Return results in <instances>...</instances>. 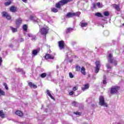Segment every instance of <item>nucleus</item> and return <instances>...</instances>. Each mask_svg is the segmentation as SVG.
Masks as SVG:
<instances>
[{"mask_svg": "<svg viewBox=\"0 0 124 124\" xmlns=\"http://www.w3.org/2000/svg\"><path fill=\"white\" fill-rule=\"evenodd\" d=\"M69 75L70 78H73V75L72 74V73H69Z\"/></svg>", "mask_w": 124, "mask_h": 124, "instance_id": "obj_43", "label": "nucleus"}, {"mask_svg": "<svg viewBox=\"0 0 124 124\" xmlns=\"http://www.w3.org/2000/svg\"><path fill=\"white\" fill-rule=\"evenodd\" d=\"M3 17H6L7 20H10L11 19V16L8 15L6 12H3Z\"/></svg>", "mask_w": 124, "mask_h": 124, "instance_id": "obj_10", "label": "nucleus"}, {"mask_svg": "<svg viewBox=\"0 0 124 124\" xmlns=\"http://www.w3.org/2000/svg\"><path fill=\"white\" fill-rule=\"evenodd\" d=\"M108 62H110V63H111L113 65H117V64H118V62L114 59V57H113V56L111 53L108 55Z\"/></svg>", "mask_w": 124, "mask_h": 124, "instance_id": "obj_2", "label": "nucleus"}, {"mask_svg": "<svg viewBox=\"0 0 124 124\" xmlns=\"http://www.w3.org/2000/svg\"><path fill=\"white\" fill-rule=\"evenodd\" d=\"M10 28H11V30L13 32H16L17 29L14 28H13L12 27H11Z\"/></svg>", "mask_w": 124, "mask_h": 124, "instance_id": "obj_27", "label": "nucleus"}, {"mask_svg": "<svg viewBox=\"0 0 124 124\" xmlns=\"http://www.w3.org/2000/svg\"><path fill=\"white\" fill-rule=\"evenodd\" d=\"M75 15V13H68L67 14L66 16L68 17V18H70L72 17H74V16Z\"/></svg>", "mask_w": 124, "mask_h": 124, "instance_id": "obj_13", "label": "nucleus"}, {"mask_svg": "<svg viewBox=\"0 0 124 124\" xmlns=\"http://www.w3.org/2000/svg\"><path fill=\"white\" fill-rule=\"evenodd\" d=\"M10 10L11 12H16L17 8L15 7L12 6L11 7Z\"/></svg>", "mask_w": 124, "mask_h": 124, "instance_id": "obj_18", "label": "nucleus"}, {"mask_svg": "<svg viewBox=\"0 0 124 124\" xmlns=\"http://www.w3.org/2000/svg\"><path fill=\"white\" fill-rule=\"evenodd\" d=\"M4 86H5L6 90H8V87H7V84H6V83H4Z\"/></svg>", "mask_w": 124, "mask_h": 124, "instance_id": "obj_42", "label": "nucleus"}, {"mask_svg": "<svg viewBox=\"0 0 124 124\" xmlns=\"http://www.w3.org/2000/svg\"><path fill=\"white\" fill-rule=\"evenodd\" d=\"M104 16H108L109 15V12H104L103 13Z\"/></svg>", "mask_w": 124, "mask_h": 124, "instance_id": "obj_34", "label": "nucleus"}, {"mask_svg": "<svg viewBox=\"0 0 124 124\" xmlns=\"http://www.w3.org/2000/svg\"><path fill=\"white\" fill-rule=\"evenodd\" d=\"M73 93H74V92L73 91H71L69 93L70 95H73Z\"/></svg>", "mask_w": 124, "mask_h": 124, "instance_id": "obj_47", "label": "nucleus"}, {"mask_svg": "<svg viewBox=\"0 0 124 124\" xmlns=\"http://www.w3.org/2000/svg\"><path fill=\"white\" fill-rule=\"evenodd\" d=\"M84 87L86 89V90H88V89L90 88V86H89V84H86L84 85Z\"/></svg>", "mask_w": 124, "mask_h": 124, "instance_id": "obj_40", "label": "nucleus"}, {"mask_svg": "<svg viewBox=\"0 0 124 124\" xmlns=\"http://www.w3.org/2000/svg\"><path fill=\"white\" fill-rule=\"evenodd\" d=\"M99 105L101 106H104V107H108V106L107 104L105 103L104 97L103 96H100Z\"/></svg>", "mask_w": 124, "mask_h": 124, "instance_id": "obj_4", "label": "nucleus"}, {"mask_svg": "<svg viewBox=\"0 0 124 124\" xmlns=\"http://www.w3.org/2000/svg\"><path fill=\"white\" fill-rule=\"evenodd\" d=\"M38 53V51L37 50H34L33 51V56H36L37 55V53Z\"/></svg>", "mask_w": 124, "mask_h": 124, "instance_id": "obj_31", "label": "nucleus"}, {"mask_svg": "<svg viewBox=\"0 0 124 124\" xmlns=\"http://www.w3.org/2000/svg\"><path fill=\"white\" fill-rule=\"evenodd\" d=\"M79 86L78 85H75V86L73 87V91H77L78 90Z\"/></svg>", "mask_w": 124, "mask_h": 124, "instance_id": "obj_26", "label": "nucleus"}, {"mask_svg": "<svg viewBox=\"0 0 124 124\" xmlns=\"http://www.w3.org/2000/svg\"><path fill=\"white\" fill-rule=\"evenodd\" d=\"M0 117H1V118L2 119H4L5 118L4 113L2 110H0Z\"/></svg>", "mask_w": 124, "mask_h": 124, "instance_id": "obj_19", "label": "nucleus"}, {"mask_svg": "<svg viewBox=\"0 0 124 124\" xmlns=\"http://www.w3.org/2000/svg\"><path fill=\"white\" fill-rule=\"evenodd\" d=\"M45 59H46V60H48L49 59L50 60H54V55H51V54H47L45 56Z\"/></svg>", "mask_w": 124, "mask_h": 124, "instance_id": "obj_9", "label": "nucleus"}, {"mask_svg": "<svg viewBox=\"0 0 124 124\" xmlns=\"http://www.w3.org/2000/svg\"><path fill=\"white\" fill-rule=\"evenodd\" d=\"M51 11L52 12H54V13H57L59 10L56 8H51Z\"/></svg>", "mask_w": 124, "mask_h": 124, "instance_id": "obj_21", "label": "nucleus"}, {"mask_svg": "<svg viewBox=\"0 0 124 124\" xmlns=\"http://www.w3.org/2000/svg\"><path fill=\"white\" fill-rule=\"evenodd\" d=\"M95 16H97V17H103L102 16V15L100 13H97L95 14Z\"/></svg>", "mask_w": 124, "mask_h": 124, "instance_id": "obj_28", "label": "nucleus"}, {"mask_svg": "<svg viewBox=\"0 0 124 124\" xmlns=\"http://www.w3.org/2000/svg\"><path fill=\"white\" fill-rule=\"evenodd\" d=\"M119 90H120V87L119 86H113L111 88V91H110V93H118Z\"/></svg>", "mask_w": 124, "mask_h": 124, "instance_id": "obj_5", "label": "nucleus"}, {"mask_svg": "<svg viewBox=\"0 0 124 124\" xmlns=\"http://www.w3.org/2000/svg\"><path fill=\"white\" fill-rule=\"evenodd\" d=\"M46 93L48 94V96L51 99H53V100H55V98L51 94V93H50V92H49V90L46 91Z\"/></svg>", "mask_w": 124, "mask_h": 124, "instance_id": "obj_15", "label": "nucleus"}, {"mask_svg": "<svg viewBox=\"0 0 124 124\" xmlns=\"http://www.w3.org/2000/svg\"><path fill=\"white\" fill-rule=\"evenodd\" d=\"M1 62H2V58L0 57V66L1 65Z\"/></svg>", "mask_w": 124, "mask_h": 124, "instance_id": "obj_48", "label": "nucleus"}, {"mask_svg": "<svg viewBox=\"0 0 124 124\" xmlns=\"http://www.w3.org/2000/svg\"><path fill=\"white\" fill-rule=\"evenodd\" d=\"M80 26L81 27V28H85L86 27H88V23L87 22H83L82 21L80 22Z\"/></svg>", "mask_w": 124, "mask_h": 124, "instance_id": "obj_12", "label": "nucleus"}, {"mask_svg": "<svg viewBox=\"0 0 124 124\" xmlns=\"http://www.w3.org/2000/svg\"><path fill=\"white\" fill-rule=\"evenodd\" d=\"M59 46L61 49H63L64 48V43L63 41L58 42Z\"/></svg>", "mask_w": 124, "mask_h": 124, "instance_id": "obj_11", "label": "nucleus"}, {"mask_svg": "<svg viewBox=\"0 0 124 124\" xmlns=\"http://www.w3.org/2000/svg\"><path fill=\"white\" fill-rule=\"evenodd\" d=\"M96 6H97L98 8H102L103 7V5L99 2L96 4H93V8H96Z\"/></svg>", "mask_w": 124, "mask_h": 124, "instance_id": "obj_7", "label": "nucleus"}, {"mask_svg": "<svg viewBox=\"0 0 124 124\" xmlns=\"http://www.w3.org/2000/svg\"><path fill=\"white\" fill-rule=\"evenodd\" d=\"M30 18H31L32 21H34V22H38V19H37V18H36L35 16H30Z\"/></svg>", "mask_w": 124, "mask_h": 124, "instance_id": "obj_16", "label": "nucleus"}, {"mask_svg": "<svg viewBox=\"0 0 124 124\" xmlns=\"http://www.w3.org/2000/svg\"><path fill=\"white\" fill-rule=\"evenodd\" d=\"M32 88H33L34 89H36V88H37V86H36V85L34 84H33Z\"/></svg>", "mask_w": 124, "mask_h": 124, "instance_id": "obj_49", "label": "nucleus"}, {"mask_svg": "<svg viewBox=\"0 0 124 124\" xmlns=\"http://www.w3.org/2000/svg\"><path fill=\"white\" fill-rule=\"evenodd\" d=\"M76 69L77 71H80V70H81V67L79 66H77Z\"/></svg>", "mask_w": 124, "mask_h": 124, "instance_id": "obj_35", "label": "nucleus"}, {"mask_svg": "<svg viewBox=\"0 0 124 124\" xmlns=\"http://www.w3.org/2000/svg\"><path fill=\"white\" fill-rule=\"evenodd\" d=\"M81 73L83 74V75H86L87 74V73H86V69H85V67H82L80 70Z\"/></svg>", "mask_w": 124, "mask_h": 124, "instance_id": "obj_14", "label": "nucleus"}, {"mask_svg": "<svg viewBox=\"0 0 124 124\" xmlns=\"http://www.w3.org/2000/svg\"><path fill=\"white\" fill-rule=\"evenodd\" d=\"M72 31H73V29L69 28L67 29V30H66V33H68L69 32H71Z\"/></svg>", "mask_w": 124, "mask_h": 124, "instance_id": "obj_22", "label": "nucleus"}, {"mask_svg": "<svg viewBox=\"0 0 124 124\" xmlns=\"http://www.w3.org/2000/svg\"><path fill=\"white\" fill-rule=\"evenodd\" d=\"M73 106H78V104L77 102H76V101H74L72 103Z\"/></svg>", "mask_w": 124, "mask_h": 124, "instance_id": "obj_37", "label": "nucleus"}, {"mask_svg": "<svg viewBox=\"0 0 124 124\" xmlns=\"http://www.w3.org/2000/svg\"><path fill=\"white\" fill-rule=\"evenodd\" d=\"M22 70V69H20V68L16 69V71H17V72H21Z\"/></svg>", "mask_w": 124, "mask_h": 124, "instance_id": "obj_41", "label": "nucleus"}, {"mask_svg": "<svg viewBox=\"0 0 124 124\" xmlns=\"http://www.w3.org/2000/svg\"><path fill=\"white\" fill-rule=\"evenodd\" d=\"M55 55H56L55 54H54V56H55Z\"/></svg>", "mask_w": 124, "mask_h": 124, "instance_id": "obj_53", "label": "nucleus"}, {"mask_svg": "<svg viewBox=\"0 0 124 124\" xmlns=\"http://www.w3.org/2000/svg\"><path fill=\"white\" fill-rule=\"evenodd\" d=\"M16 115H17V116H19V117H22L23 116V112L22 111H20V110H17L16 112Z\"/></svg>", "mask_w": 124, "mask_h": 124, "instance_id": "obj_17", "label": "nucleus"}, {"mask_svg": "<svg viewBox=\"0 0 124 124\" xmlns=\"http://www.w3.org/2000/svg\"><path fill=\"white\" fill-rule=\"evenodd\" d=\"M114 7L115 8V9L117 11H120V6H119V5L115 4L114 5Z\"/></svg>", "mask_w": 124, "mask_h": 124, "instance_id": "obj_25", "label": "nucleus"}, {"mask_svg": "<svg viewBox=\"0 0 124 124\" xmlns=\"http://www.w3.org/2000/svg\"><path fill=\"white\" fill-rule=\"evenodd\" d=\"M23 41H24V39L23 38L18 39V42H23Z\"/></svg>", "mask_w": 124, "mask_h": 124, "instance_id": "obj_45", "label": "nucleus"}, {"mask_svg": "<svg viewBox=\"0 0 124 124\" xmlns=\"http://www.w3.org/2000/svg\"><path fill=\"white\" fill-rule=\"evenodd\" d=\"M75 14V16H79V15H80V14H81V13H80V12H78Z\"/></svg>", "mask_w": 124, "mask_h": 124, "instance_id": "obj_39", "label": "nucleus"}, {"mask_svg": "<svg viewBox=\"0 0 124 124\" xmlns=\"http://www.w3.org/2000/svg\"><path fill=\"white\" fill-rule=\"evenodd\" d=\"M48 31L49 28L48 27H44L42 29H40L39 33H40L43 35H45V38H46V34L48 33Z\"/></svg>", "mask_w": 124, "mask_h": 124, "instance_id": "obj_3", "label": "nucleus"}, {"mask_svg": "<svg viewBox=\"0 0 124 124\" xmlns=\"http://www.w3.org/2000/svg\"><path fill=\"white\" fill-rule=\"evenodd\" d=\"M5 93L4 91H2L1 89H0V95H4Z\"/></svg>", "mask_w": 124, "mask_h": 124, "instance_id": "obj_30", "label": "nucleus"}, {"mask_svg": "<svg viewBox=\"0 0 124 124\" xmlns=\"http://www.w3.org/2000/svg\"><path fill=\"white\" fill-rule=\"evenodd\" d=\"M42 78H45L46 77V73H43L40 75Z\"/></svg>", "mask_w": 124, "mask_h": 124, "instance_id": "obj_36", "label": "nucleus"}, {"mask_svg": "<svg viewBox=\"0 0 124 124\" xmlns=\"http://www.w3.org/2000/svg\"><path fill=\"white\" fill-rule=\"evenodd\" d=\"M16 25H20V24H22V19L19 18L16 19Z\"/></svg>", "mask_w": 124, "mask_h": 124, "instance_id": "obj_20", "label": "nucleus"}, {"mask_svg": "<svg viewBox=\"0 0 124 124\" xmlns=\"http://www.w3.org/2000/svg\"><path fill=\"white\" fill-rule=\"evenodd\" d=\"M70 1H71V0H61L55 4V7H56L57 9H60L62 5H64Z\"/></svg>", "mask_w": 124, "mask_h": 124, "instance_id": "obj_1", "label": "nucleus"}, {"mask_svg": "<svg viewBox=\"0 0 124 124\" xmlns=\"http://www.w3.org/2000/svg\"><path fill=\"white\" fill-rule=\"evenodd\" d=\"M26 36H28V37H31V39L32 40H35L36 39V37L35 35H33L31 33H28L26 34Z\"/></svg>", "mask_w": 124, "mask_h": 124, "instance_id": "obj_8", "label": "nucleus"}, {"mask_svg": "<svg viewBox=\"0 0 124 124\" xmlns=\"http://www.w3.org/2000/svg\"><path fill=\"white\" fill-rule=\"evenodd\" d=\"M107 67L108 69H111V68H112V67L109 64H107Z\"/></svg>", "mask_w": 124, "mask_h": 124, "instance_id": "obj_38", "label": "nucleus"}, {"mask_svg": "<svg viewBox=\"0 0 124 124\" xmlns=\"http://www.w3.org/2000/svg\"><path fill=\"white\" fill-rule=\"evenodd\" d=\"M23 2H25V3H27V0H22Z\"/></svg>", "mask_w": 124, "mask_h": 124, "instance_id": "obj_50", "label": "nucleus"}, {"mask_svg": "<svg viewBox=\"0 0 124 124\" xmlns=\"http://www.w3.org/2000/svg\"><path fill=\"white\" fill-rule=\"evenodd\" d=\"M10 47H12V46H10Z\"/></svg>", "mask_w": 124, "mask_h": 124, "instance_id": "obj_52", "label": "nucleus"}, {"mask_svg": "<svg viewBox=\"0 0 124 124\" xmlns=\"http://www.w3.org/2000/svg\"><path fill=\"white\" fill-rule=\"evenodd\" d=\"M95 65H96V67L95 69V72L96 73H97L99 71V69L100 68V62L99 61H96L95 62Z\"/></svg>", "mask_w": 124, "mask_h": 124, "instance_id": "obj_6", "label": "nucleus"}, {"mask_svg": "<svg viewBox=\"0 0 124 124\" xmlns=\"http://www.w3.org/2000/svg\"><path fill=\"white\" fill-rule=\"evenodd\" d=\"M74 114H75V115H77V116H81L82 113L81 112L77 111L76 112H74Z\"/></svg>", "mask_w": 124, "mask_h": 124, "instance_id": "obj_32", "label": "nucleus"}, {"mask_svg": "<svg viewBox=\"0 0 124 124\" xmlns=\"http://www.w3.org/2000/svg\"><path fill=\"white\" fill-rule=\"evenodd\" d=\"M81 90H82V91H83V92H85V91H86V90H87V89H86L85 87H84L81 88Z\"/></svg>", "mask_w": 124, "mask_h": 124, "instance_id": "obj_46", "label": "nucleus"}, {"mask_svg": "<svg viewBox=\"0 0 124 124\" xmlns=\"http://www.w3.org/2000/svg\"><path fill=\"white\" fill-rule=\"evenodd\" d=\"M72 0H71V1Z\"/></svg>", "mask_w": 124, "mask_h": 124, "instance_id": "obj_54", "label": "nucleus"}, {"mask_svg": "<svg viewBox=\"0 0 124 124\" xmlns=\"http://www.w3.org/2000/svg\"><path fill=\"white\" fill-rule=\"evenodd\" d=\"M104 79L103 81V84H104V85H106V84H107V82H106V76H104Z\"/></svg>", "mask_w": 124, "mask_h": 124, "instance_id": "obj_29", "label": "nucleus"}, {"mask_svg": "<svg viewBox=\"0 0 124 124\" xmlns=\"http://www.w3.org/2000/svg\"><path fill=\"white\" fill-rule=\"evenodd\" d=\"M23 29L24 31H27L28 30V26L27 25H24L23 26Z\"/></svg>", "mask_w": 124, "mask_h": 124, "instance_id": "obj_33", "label": "nucleus"}, {"mask_svg": "<svg viewBox=\"0 0 124 124\" xmlns=\"http://www.w3.org/2000/svg\"><path fill=\"white\" fill-rule=\"evenodd\" d=\"M33 84H32V82H29V85L30 86V87H31V88H32V86H33Z\"/></svg>", "mask_w": 124, "mask_h": 124, "instance_id": "obj_44", "label": "nucleus"}, {"mask_svg": "<svg viewBox=\"0 0 124 124\" xmlns=\"http://www.w3.org/2000/svg\"><path fill=\"white\" fill-rule=\"evenodd\" d=\"M103 33L105 36H108V35H109V31H104Z\"/></svg>", "mask_w": 124, "mask_h": 124, "instance_id": "obj_24", "label": "nucleus"}, {"mask_svg": "<svg viewBox=\"0 0 124 124\" xmlns=\"http://www.w3.org/2000/svg\"><path fill=\"white\" fill-rule=\"evenodd\" d=\"M87 124V123H84V124Z\"/></svg>", "mask_w": 124, "mask_h": 124, "instance_id": "obj_51", "label": "nucleus"}, {"mask_svg": "<svg viewBox=\"0 0 124 124\" xmlns=\"http://www.w3.org/2000/svg\"><path fill=\"white\" fill-rule=\"evenodd\" d=\"M11 4V0H8L7 2H5V5L8 6Z\"/></svg>", "mask_w": 124, "mask_h": 124, "instance_id": "obj_23", "label": "nucleus"}]
</instances>
